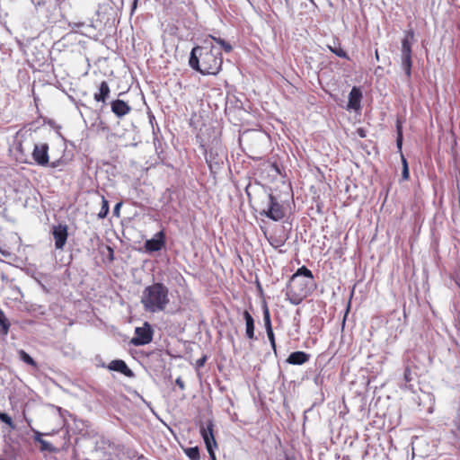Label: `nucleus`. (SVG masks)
<instances>
[{
    "mask_svg": "<svg viewBox=\"0 0 460 460\" xmlns=\"http://www.w3.org/2000/svg\"><path fill=\"white\" fill-rule=\"evenodd\" d=\"M214 423L211 420L206 422V426L200 427V435L206 445V448L209 454L211 460H216L215 448L217 447V444L214 436Z\"/></svg>",
    "mask_w": 460,
    "mask_h": 460,
    "instance_id": "nucleus-6",
    "label": "nucleus"
},
{
    "mask_svg": "<svg viewBox=\"0 0 460 460\" xmlns=\"http://www.w3.org/2000/svg\"><path fill=\"white\" fill-rule=\"evenodd\" d=\"M26 421H27V423L30 425L31 420H27V419H26Z\"/></svg>",
    "mask_w": 460,
    "mask_h": 460,
    "instance_id": "nucleus-43",
    "label": "nucleus"
},
{
    "mask_svg": "<svg viewBox=\"0 0 460 460\" xmlns=\"http://www.w3.org/2000/svg\"><path fill=\"white\" fill-rule=\"evenodd\" d=\"M165 245V234L160 231L155 234L151 239L145 242V249L148 252H155L162 250Z\"/></svg>",
    "mask_w": 460,
    "mask_h": 460,
    "instance_id": "nucleus-9",
    "label": "nucleus"
},
{
    "mask_svg": "<svg viewBox=\"0 0 460 460\" xmlns=\"http://www.w3.org/2000/svg\"><path fill=\"white\" fill-rule=\"evenodd\" d=\"M96 451L101 454L103 460H124L125 457L131 458L135 452L126 448L116 439L102 438L96 446Z\"/></svg>",
    "mask_w": 460,
    "mask_h": 460,
    "instance_id": "nucleus-4",
    "label": "nucleus"
},
{
    "mask_svg": "<svg viewBox=\"0 0 460 460\" xmlns=\"http://www.w3.org/2000/svg\"><path fill=\"white\" fill-rule=\"evenodd\" d=\"M266 333H267L268 339L270 341V346L276 354L277 349H276V341H275V335H274L273 330L266 331Z\"/></svg>",
    "mask_w": 460,
    "mask_h": 460,
    "instance_id": "nucleus-30",
    "label": "nucleus"
},
{
    "mask_svg": "<svg viewBox=\"0 0 460 460\" xmlns=\"http://www.w3.org/2000/svg\"><path fill=\"white\" fill-rule=\"evenodd\" d=\"M109 201L102 196V208L100 212L98 213V217L103 219L107 217L109 213Z\"/></svg>",
    "mask_w": 460,
    "mask_h": 460,
    "instance_id": "nucleus-24",
    "label": "nucleus"
},
{
    "mask_svg": "<svg viewBox=\"0 0 460 460\" xmlns=\"http://www.w3.org/2000/svg\"><path fill=\"white\" fill-rule=\"evenodd\" d=\"M33 432H34V440L40 444L41 450L53 451L52 445L49 442L42 439V438H41L42 434L40 431L33 430Z\"/></svg>",
    "mask_w": 460,
    "mask_h": 460,
    "instance_id": "nucleus-19",
    "label": "nucleus"
},
{
    "mask_svg": "<svg viewBox=\"0 0 460 460\" xmlns=\"http://www.w3.org/2000/svg\"><path fill=\"white\" fill-rule=\"evenodd\" d=\"M206 359H207V357L204 356L203 358H201L199 360H197V366L198 367H202L204 365Z\"/></svg>",
    "mask_w": 460,
    "mask_h": 460,
    "instance_id": "nucleus-36",
    "label": "nucleus"
},
{
    "mask_svg": "<svg viewBox=\"0 0 460 460\" xmlns=\"http://www.w3.org/2000/svg\"><path fill=\"white\" fill-rule=\"evenodd\" d=\"M313 272L302 266L289 279L286 287V297L290 304L297 305L314 289Z\"/></svg>",
    "mask_w": 460,
    "mask_h": 460,
    "instance_id": "nucleus-2",
    "label": "nucleus"
},
{
    "mask_svg": "<svg viewBox=\"0 0 460 460\" xmlns=\"http://www.w3.org/2000/svg\"><path fill=\"white\" fill-rule=\"evenodd\" d=\"M263 322L266 331L273 330L270 320V314L267 305L263 304Z\"/></svg>",
    "mask_w": 460,
    "mask_h": 460,
    "instance_id": "nucleus-21",
    "label": "nucleus"
},
{
    "mask_svg": "<svg viewBox=\"0 0 460 460\" xmlns=\"http://www.w3.org/2000/svg\"><path fill=\"white\" fill-rule=\"evenodd\" d=\"M184 452L190 460H199V450L198 447H188L184 449Z\"/></svg>",
    "mask_w": 460,
    "mask_h": 460,
    "instance_id": "nucleus-25",
    "label": "nucleus"
},
{
    "mask_svg": "<svg viewBox=\"0 0 460 460\" xmlns=\"http://www.w3.org/2000/svg\"><path fill=\"white\" fill-rule=\"evenodd\" d=\"M279 460H282V459H279ZM283 460H296L294 457L292 456H289L288 455H285L284 456V459Z\"/></svg>",
    "mask_w": 460,
    "mask_h": 460,
    "instance_id": "nucleus-38",
    "label": "nucleus"
},
{
    "mask_svg": "<svg viewBox=\"0 0 460 460\" xmlns=\"http://www.w3.org/2000/svg\"><path fill=\"white\" fill-rule=\"evenodd\" d=\"M0 253L5 258H9L11 256V252L9 251L4 250L0 247Z\"/></svg>",
    "mask_w": 460,
    "mask_h": 460,
    "instance_id": "nucleus-35",
    "label": "nucleus"
},
{
    "mask_svg": "<svg viewBox=\"0 0 460 460\" xmlns=\"http://www.w3.org/2000/svg\"><path fill=\"white\" fill-rule=\"evenodd\" d=\"M0 420L8 425L12 429H15L12 418L5 412L0 411Z\"/></svg>",
    "mask_w": 460,
    "mask_h": 460,
    "instance_id": "nucleus-29",
    "label": "nucleus"
},
{
    "mask_svg": "<svg viewBox=\"0 0 460 460\" xmlns=\"http://www.w3.org/2000/svg\"><path fill=\"white\" fill-rule=\"evenodd\" d=\"M310 358V355L305 351H294L287 358V363L290 365L300 366L306 363Z\"/></svg>",
    "mask_w": 460,
    "mask_h": 460,
    "instance_id": "nucleus-16",
    "label": "nucleus"
},
{
    "mask_svg": "<svg viewBox=\"0 0 460 460\" xmlns=\"http://www.w3.org/2000/svg\"><path fill=\"white\" fill-rule=\"evenodd\" d=\"M18 353H19V357H20L21 360H22L24 363H26L33 367H37L36 361L27 352L21 349V350H19Z\"/></svg>",
    "mask_w": 460,
    "mask_h": 460,
    "instance_id": "nucleus-22",
    "label": "nucleus"
},
{
    "mask_svg": "<svg viewBox=\"0 0 460 460\" xmlns=\"http://www.w3.org/2000/svg\"><path fill=\"white\" fill-rule=\"evenodd\" d=\"M243 316L245 321V336L250 340H256L257 338L255 337L254 333L255 326L253 317L247 310L243 313Z\"/></svg>",
    "mask_w": 460,
    "mask_h": 460,
    "instance_id": "nucleus-17",
    "label": "nucleus"
},
{
    "mask_svg": "<svg viewBox=\"0 0 460 460\" xmlns=\"http://www.w3.org/2000/svg\"><path fill=\"white\" fill-rule=\"evenodd\" d=\"M211 39L215 42L219 44L226 53H229V52L232 51L233 48H232L231 44L226 42L225 40H223L221 38H216V37H213V36L211 37Z\"/></svg>",
    "mask_w": 460,
    "mask_h": 460,
    "instance_id": "nucleus-27",
    "label": "nucleus"
},
{
    "mask_svg": "<svg viewBox=\"0 0 460 460\" xmlns=\"http://www.w3.org/2000/svg\"><path fill=\"white\" fill-rule=\"evenodd\" d=\"M223 59L219 50L213 46H196L190 55L189 65L202 75H217L221 70Z\"/></svg>",
    "mask_w": 460,
    "mask_h": 460,
    "instance_id": "nucleus-1",
    "label": "nucleus"
},
{
    "mask_svg": "<svg viewBox=\"0 0 460 460\" xmlns=\"http://www.w3.org/2000/svg\"><path fill=\"white\" fill-rule=\"evenodd\" d=\"M137 0H134L133 5H132V12L137 8Z\"/></svg>",
    "mask_w": 460,
    "mask_h": 460,
    "instance_id": "nucleus-40",
    "label": "nucleus"
},
{
    "mask_svg": "<svg viewBox=\"0 0 460 460\" xmlns=\"http://www.w3.org/2000/svg\"><path fill=\"white\" fill-rule=\"evenodd\" d=\"M121 206H122V202H118V203L115 205V207H114V208H113V215H114L115 217H119V210H120Z\"/></svg>",
    "mask_w": 460,
    "mask_h": 460,
    "instance_id": "nucleus-31",
    "label": "nucleus"
},
{
    "mask_svg": "<svg viewBox=\"0 0 460 460\" xmlns=\"http://www.w3.org/2000/svg\"><path fill=\"white\" fill-rule=\"evenodd\" d=\"M205 159L209 167L211 173H217L223 164V156L214 149H209L205 153Z\"/></svg>",
    "mask_w": 460,
    "mask_h": 460,
    "instance_id": "nucleus-10",
    "label": "nucleus"
},
{
    "mask_svg": "<svg viewBox=\"0 0 460 460\" xmlns=\"http://www.w3.org/2000/svg\"><path fill=\"white\" fill-rule=\"evenodd\" d=\"M49 146L48 144L34 145L32 157L37 164L45 166L49 164Z\"/></svg>",
    "mask_w": 460,
    "mask_h": 460,
    "instance_id": "nucleus-11",
    "label": "nucleus"
},
{
    "mask_svg": "<svg viewBox=\"0 0 460 460\" xmlns=\"http://www.w3.org/2000/svg\"><path fill=\"white\" fill-rule=\"evenodd\" d=\"M402 157V180L406 181L410 177V172H409V166L406 158L403 156V155H401Z\"/></svg>",
    "mask_w": 460,
    "mask_h": 460,
    "instance_id": "nucleus-28",
    "label": "nucleus"
},
{
    "mask_svg": "<svg viewBox=\"0 0 460 460\" xmlns=\"http://www.w3.org/2000/svg\"><path fill=\"white\" fill-rule=\"evenodd\" d=\"M175 384H176V385H178L180 387V389H181V390L185 389V384H184L183 380L181 377H178L175 380Z\"/></svg>",
    "mask_w": 460,
    "mask_h": 460,
    "instance_id": "nucleus-33",
    "label": "nucleus"
},
{
    "mask_svg": "<svg viewBox=\"0 0 460 460\" xmlns=\"http://www.w3.org/2000/svg\"><path fill=\"white\" fill-rule=\"evenodd\" d=\"M411 370L408 367L405 368V370H404V380L406 382H410L411 380Z\"/></svg>",
    "mask_w": 460,
    "mask_h": 460,
    "instance_id": "nucleus-32",
    "label": "nucleus"
},
{
    "mask_svg": "<svg viewBox=\"0 0 460 460\" xmlns=\"http://www.w3.org/2000/svg\"><path fill=\"white\" fill-rule=\"evenodd\" d=\"M111 111L118 117L121 118L131 111V107L123 100L117 99L111 102Z\"/></svg>",
    "mask_w": 460,
    "mask_h": 460,
    "instance_id": "nucleus-14",
    "label": "nucleus"
},
{
    "mask_svg": "<svg viewBox=\"0 0 460 460\" xmlns=\"http://www.w3.org/2000/svg\"><path fill=\"white\" fill-rule=\"evenodd\" d=\"M70 0H56V2L61 5V4H65L66 2H69Z\"/></svg>",
    "mask_w": 460,
    "mask_h": 460,
    "instance_id": "nucleus-37",
    "label": "nucleus"
},
{
    "mask_svg": "<svg viewBox=\"0 0 460 460\" xmlns=\"http://www.w3.org/2000/svg\"><path fill=\"white\" fill-rule=\"evenodd\" d=\"M108 250L110 252L111 260L113 259V250L111 247H108Z\"/></svg>",
    "mask_w": 460,
    "mask_h": 460,
    "instance_id": "nucleus-39",
    "label": "nucleus"
},
{
    "mask_svg": "<svg viewBox=\"0 0 460 460\" xmlns=\"http://www.w3.org/2000/svg\"><path fill=\"white\" fill-rule=\"evenodd\" d=\"M154 330L148 322H145L141 327H136L135 336L130 343L134 346H144L150 343L153 340Z\"/></svg>",
    "mask_w": 460,
    "mask_h": 460,
    "instance_id": "nucleus-8",
    "label": "nucleus"
},
{
    "mask_svg": "<svg viewBox=\"0 0 460 460\" xmlns=\"http://www.w3.org/2000/svg\"><path fill=\"white\" fill-rule=\"evenodd\" d=\"M414 40V31L410 30L406 31L405 36L402 40L401 43V66L404 71L407 81H410L411 76V66H412V59H411V46Z\"/></svg>",
    "mask_w": 460,
    "mask_h": 460,
    "instance_id": "nucleus-5",
    "label": "nucleus"
},
{
    "mask_svg": "<svg viewBox=\"0 0 460 460\" xmlns=\"http://www.w3.org/2000/svg\"><path fill=\"white\" fill-rule=\"evenodd\" d=\"M362 91L358 86H353L349 94V102L346 109L358 111L361 109Z\"/></svg>",
    "mask_w": 460,
    "mask_h": 460,
    "instance_id": "nucleus-12",
    "label": "nucleus"
},
{
    "mask_svg": "<svg viewBox=\"0 0 460 460\" xmlns=\"http://www.w3.org/2000/svg\"><path fill=\"white\" fill-rule=\"evenodd\" d=\"M396 133H397L396 146H397V148L401 151L402 146L403 136H402V127L400 121H397V123H396Z\"/></svg>",
    "mask_w": 460,
    "mask_h": 460,
    "instance_id": "nucleus-26",
    "label": "nucleus"
},
{
    "mask_svg": "<svg viewBox=\"0 0 460 460\" xmlns=\"http://www.w3.org/2000/svg\"><path fill=\"white\" fill-rule=\"evenodd\" d=\"M169 303V288L162 282H155L143 290L141 304L148 313L164 312Z\"/></svg>",
    "mask_w": 460,
    "mask_h": 460,
    "instance_id": "nucleus-3",
    "label": "nucleus"
},
{
    "mask_svg": "<svg viewBox=\"0 0 460 460\" xmlns=\"http://www.w3.org/2000/svg\"><path fill=\"white\" fill-rule=\"evenodd\" d=\"M328 49H330L331 52H332L336 56L345 58V59H348V60L349 59V57L347 54V52L345 50H343L340 45L334 46V47L329 45Z\"/></svg>",
    "mask_w": 460,
    "mask_h": 460,
    "instance_id": "nucleus-23",
    "label": "nucleus"
},
{
    "mask_svg": "<svg viewBox=\"0 0 460 460\" xmlns=\"http://www.w3.org/2000/svg\"><path fill=\"white\" fill-rule=\"evenodd\" d=\"M376 57L378 59V53H377V51H376Z\"/></svg>",
    "mask_w": 460,
    "mask_h": 460,
    "instance_id": "nucleus-42",
    "label": "nucleus"
},
{
    "mask_svg": "<svg viewBox=\"0 0 460 460\" xmlns=\"http://www.w3.org/2000/svg\"><path fill=\"white\" fill-rule=\"evenodd\" d=\"M108 368L111 371L121 373L128 377L134 376L133 371L128 367L126 362L122 359H114L111 361L110 364L108 365Z\"/></svg>",
    "mask_w": 460,
    "mask_h": 460,
    "instance_id": "nucleus-15",
    "label": "nucleus"
},
{
    "mask_svg": "<svg viewBox=\"0 0 460 460\" xmlns=\"http://www.w3.org/2000/svg\"><path fill=\"white\" fill-rule=\"evenodd\" d=\"M268 207L261 212V216L273 220L279 221L285 217L283 206L279 202L278 199L272 194L268 195Z\"/></svg>",
    "mask_w": 460,
    "mask_h": 460,
    "instance_id": "nucleus-7",
    "label": "nucleus"
},
{
    "mask_svg": "<svg viewBox=\"0 0 460 460\" xmlns=\"http://www.w3.org/2000/svg\"><path fill=\"white\" fill-rule=\"evenodd\" d=\"M0 327L2 329V332L4 335H6L9 332L10 323L6 318L3 310L0 309Z\"/></svg>",
    "mask_w": 460,
    "mask_h": 460,
    "instance_id": "nucleus-20",
    "label": "nucleus"
},
{
    "mask_svg": "<svg viewBox=\"0 0 460 460\" xmlns=\"http://www.w3.org/2000/svg\"><path fill=\"white\" fill-rule=\"evenodd\" d=\"M111 89L106 81H102L99 85V90L94 93L93 99L96 102H100L102 104L106 103V101L110 97Z\"/></svg>",
    "mask_w": 460,
    "mask_h": 460,
    "instance_id": "nucleus-18",
    "label": "nucleus"
},
{
    "mask_svg": "<svg viewBox=\"0 0 460 460\" xmlns=\"http://www.w3.org/2000/svg\"><path fill=\"white\" fill-rule=\"evenodd\" d=\"M357 133H358V137H360L362 138L367 137L366 130L364 128H358Z\"/></svg>",
    "mask_w": 460,
    "mask_h": 460,
    "instance_id": "nucleus-34",
    "label": "nucleus"
},
{
    "mask_svg": "<svg viewBox=\"0 0 460 460\" xmlns=\"http://www.w3.org/2000/svg\"><path fill=\"white\" fill-rule=\"evenodd\" d=\"M137 460H147V459L145 456H140L137 457Z\"/></svg>",
    "mask_w": 460,
    "mask_h": 460,
    "instance_id": "nucleus-41",
    "label": "nucleus"
},
{
    "mask_svg": "<svg viewBox=\"0 0 460 460\" xmlns=\"http://www.w3.org/2000/svg\"><path fill=\"white\" fill-rule=\"evenodd\" d=\"M52 234L56 249L62 250L67 239V226L62 225L53 226Z\"/></svg>",
    "mask_w": 460,
    "mask_h": 460,
    "instance_id": "nucleus-13",
    "label": "nucleus"
}]
</instances>
